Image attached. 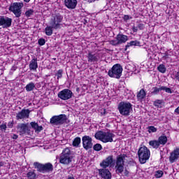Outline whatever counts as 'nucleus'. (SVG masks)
I'll return each mask as SVG.
<instances>
[{"instance_id":"nucleus-1","label":"nucleus","mask_w":179,"mask_h":179,"mask_svg":"<svg viewBox=\"0 0 179 179\" xmlns=\"http://www.w3.org/2000/svg\"><path fill=\"white\" fill-rule=\"evenodd\" d=\"M115 135L110 131H99L94 134V138H96L98 141H101L103 143H107L108 142H113V138H114Z\"/></svg>"},{"instance_id":"nucleus-2","label":"nucleus","mask_w":179,"mask_h":179,"mask_svg":"<svg viewBox=\"0 0 179 179\" xmlns=\"http://www.w3.org/2000/svg\"><path fill=\"white\" fill-rule=\"evenodd\" d=\"M127 157H128V156L125 154H121L117 157L115 166L117 174H122L124 172V166L125 165Z\"/></svg>"},{"instance_id":"nucleus-3","label":"nucleus","mask_w":179,"mask_h":179,"mask_svg":"<svg viewBox=\"0 0 179 179\" xmlns=\"http://www.w3.org/2000/svg\"><path fill=\"white\" fill-rule=\"evenodd\" d=\"M139 162L145 164L150 157V150L146 146L141 147L138 151Z\"/></svg>"},{"instance_id":"nucleus-4","label":"nucleus","mask_w":179,"mask_h":179,"mask_svg":"<svg viewBox=\"0 0 179 179\" xmlns=\"http://www.w3.org/2000/svg\"><path fill=\"white\" fill-rule=\"evenodd\" d=\"M122 66L120 64H116L108 71V75L110 78L120 79L122 76Z\"/></svg>"},{"instance_id":"nucleus-5","label":"nucleus","mask_w":179,"mask_h":179,"mask_svg":"<svg viewBox=\"0 0 179 179\" xmlns=\"http://www.w3.org/2000/svg\"><path fill=\"white\" fill-rule=\"evenodd\" d=\"M24 4L22 2H15L10 4L8 10L10 12L14 13L15 17H20L22 16V8Z\"/></svg>"},{"instance_id":"nucleus-6","label":"nucleus","mask_w":179,"mask_h":179,"mask_svg":"<svg viewBox=\"0 0 179 179\" xmlns=\"http://www.w3.org/2000/svg\"><path fill=\"white\" fill-rule=\"evenodd\" d=\"M118 110L121 115L128 116L132 110V104L129 102L122 101L118 105Z\"/></svg>"},{"instance_id":"nucleus-7","label":"nucleus","mask_w":179,"mask_h":179,"mask_svg":"<svg viewBox=\"0 0 179 179\" xmlns=\"http://www.w3.org/2000/svg\"><path fill=\"white\" fill-rule=\"evenodd\" d=\"M34 166L40 173H50V171H52V170H54V167L51 163L42 164L38 162H34Z\"/></svg>"},{"instance_id":"nucleus-8","label":"nucleus","mask_w":179,"mask_h":179,"mask_svg":"<svg viewBox=\"0 0 179 179\" xmlns=\"http://www.w3.org/2000/svg\"><path fill=\"white\" fill-rule=\"evenodd\" d=\"M59 162L62 164H69L72 162V155H71V150L65 148L61 154Z\"/></svg>"},{"instance_id":"nucleus-9","label":"nucleus","mask_w":179,"mask_h":179,"mask_svg":"<svg viewBox=\"0 0 179 179\" xmlns=\"http://www.w3.org/2000/svg\"><path fill=\"white\" fill-rule=\"evenodd\" d=\"M127 41H128V36L119 34L116 36L115 39L110 41L109 43L110 45L117 47L118 45H121V44L127 43Z\"/></svg>"},{"instance_id":"nucleus-10","label":"nucleus","mask_w":179,"mask_h":179,"mask_svg":"<svg viewBox=\"0 0 179 179\" xmlns=\"http://www.w3.org/2000/svg\"><path fill=\"white\" fill-rule=\"evenodd\" d=\"M62 19H64L62 15L59 14L55 15L50 20V25L52 26V27L55 30L57 29H61V27H62V24H61Z\"/></svg>"},{"instance_id":"nucleus-11","label":"nucleus","mask_w":179,"mask_h":179,"mask_svg":"<svg viewBox=\"0 0 179 179\" xmlns=\"http://www.w3.org/2000/svg\"><path fill=\"white\" fill-rule=\"evenodd\" d=\"M65 122H66V115L64 114L55 115L50 118V124L52 125H62Z\"/></svg>"},{"instance_id":"nucleus-12","label":"nucleus","mask_w":179,"mask_h":179,"mask_svg":"<svg viewBox=\"0 0 179 179\" xmlns=\"http://www.w3.org/2000/svg\"><path fill=\"white\" fill-rule=\"evenodd\" d=\"M73 96V92L69 89H64L60 91L57 96L59 99H61V100H69L72 96Z\"/></svg>"},{"instance_id":"nucleus-13","label":"nucleus","mask_w":179,"mask_h":179,"mask_svg":"<svg viewBox=\"0 0 179 179\" xmlns=\"http://www.w3.org/2000/svg\"><path fill=\"white\" fill-rule=\"evenodd\" d=\"M17 131L20 135H30V127L29 123H21L17 126Z\"/></svg>"},{"instance_id":"nucleus-14","label":"nucleus","mask_w":179,"mask_h":179,"mask_svg":"<svg viewBox=\"0 0 179 179\" xmlns=\"http://www.w3.org/2000/svg\"><path fill=\"white\" fill-rule=\"evenodd\" d=\"M83 147L85 150H89L93 148V139L89 136H84L82 138Z\"/></svg>"},{"instance_id":"nucleus-15","label":"nucleus","mask_w":179,"mask_h":179,"mask_svg":"<svg viewBox=\"0 0 179 179\" xmlns=\"http://www.w3.org/2000/svg\"><path fill=\"white\" fill-rule=\"evenodd\" d=\"M0 26H2L3 29L10 27L12 26V18L5 15L0 16Z\"/></svg>"},{"instance_id":"nucleus-16","label":"nucleus","mask_w":179,"mask_h":179,"mask_svg":"<svg viewBox=\"0 0 179 179\" xmlns=\"http://www.w3.org/2000/svg\"><path fill=\"white\" fill-rule=\"evenodd\" d=\"M114 157L113 155L108 156L106 159L103 160L100 164L101 167L102 169H107V167H111V166H114Z\"/></svg>"},{"instance_id":"nucleus-17","label":"nucleus","mask_w":179,"mask_h":179,"mask_svg":"<svg viewBox=\"0 0 179 179\" xmlns=\"http://www.w3.org/2000/svg\"><path fill=\"white\" fill-rule=\"evenodd\" d=\"M30 116V110L22 109L21 111L18 112L16 115V120H24L29 118Z\"/></svg>"},{"instance_id":"nucleus-18","label":"nucleus","mask_w":179,"mask_h":179,"mask_svg":"<svg viewBox=\"0 0 179 179\" xmlns=\"http://www.w3.org/2000/svg\"><path fill=\"white\" fill-rule=\"evenodd\" d=\"M99 175L100 176V177H101V178L103 179H111L112 178V176H111V172H110V170L103 168L101 169H99Z\"/></svg>"},{"instance_id":"nucleus-19","label":"nucleus","mask_w":179,"mask_h":179,"mask_svg":"<svg viewBox=\"0 0 179 179\" xmlns=\"http://www.w3.org/2000/svg\"><path fill=\"white\" fill-rule=\"evenodd\" d=\"M152 90H153L152 92V94H159V92H161V90H164V92H166V93H169L170 94H171V93H173L171 88H169V87H164V86H162L160 87H155L152 88Z\"/></svg>"},{"instance_id":"nucleus-20","label":"nucleus","mask_w":179,"mask_h":179,"mask_svg":"<svg viewBox=\"0 0 179 179\" xmlns=\"http://www.w3.org/2000/svg\"><path fill=\"white\" fill-rule=\"evenodd\" d=\"M64 5L67 9H76L78 0H64Z\"/></svg>"},{"instance_id":"nucleus-21","label":"nucleus","mask_w":179,"mask_h":179,"mask_svg":"<svg viewBox=\"0 0 179 179\" xmlns=\"http://www.w3.org/2000/svg\"><path fill=\"white\" fill-rule=\"evenodd\" d=\"M179 159V148H176L173 150L172 152H171L169 156V162L170 163H175Z\"/></svg>"},{"instance_id":"nucleus-22","label":"nucleus","mask_w":179,"mask_h":179,"mask_svg":"<svg viewBox=\"0 0 179 179\" xmlns=\"http://www.w3.org/2000/svg\"><path fill=\"white\" fill-rule=\"evenodd\" d=\"M88 62H98L99 59H100V57L99 55L94 54L92 52H90L87 55Z\"/></svg>"},{"instance_id":"nucleus-23","label":"nucleus","mask_w":179,"mask_h":179,"mask_svg":"<svg viewBox=\"0 0 179 179\" xmlns=\"http://www.w3.org/2000/svg\"><path fill=\"white\" fill-rule=\"evenodd\" d=\"M137 100L138 101H140L142 103L145 99H146V91L144 89H141L138 93H137Z\"/></svg>"},{"instance_id":"nucleus-24","label":"nucleus","mask_w":179,"mask_h":179,"mask_svg":"<svg viewBox=\"0 0 179 179\" xmlns=\"http://www.w3.org/2000/svg\"><path fill=\"white\" fill-rule=\"evenodd\" d=\"M30 71H37L38 64H37V58H34L31 60L29 65Z\"/></svg>"},{"instance_id":"nucleus-25","label":"nucleus","mask_w":179,"mask_h":179,"mask_svg":"<svg viewBox=\"0 0 179 179\" xmlns=\"http://www.w3.org/2000/svg\"><path fill=\"white\" fill-rule=\"evenodd\" d=\"M30 125L35 130V132H41L43 129V126H38V124L36 122H31Z\"/></svg>"},{"instance_id":"nucleus-26","label":"nucleus","mask_w":179,"mask_h":179,"mask_svg":"<svg viewBox=\"0 0 179 179\" xmlns=\"http://www.w3.org/2000/svg\"><path fill=\"white\" fill-rule=\"evenodd\" d=\"M132 45H135V46H139L141 45V42H139V41H131L129 43H127V44L126 45V48H125V51H127V50L128 48H129V47H131Z\"/></svg>"},{"instance_id":"nucleus-27","label":"nucleus","mask_w":179,"mask_h":179,"mask_svg":"<svg viewBox=\"0 0 179 179\" xmlns=\"http://www.w3.org/2000/svg\"><path fill=\"white\" fill-rule=\"evenodd\" d=\"M34 89H36V84H34L33 82L29 83L25 87L27 92H33Z\"/></svg>"},{"instance_id":"nucleus-28","label":"nucleus","mask_w":179,"mask_h":179,"mask_svg":"<svg viewBox=\"0 0 179 179\" xmlns=\"http://www.w3.org/2000/svg\"><path fill=\"white\" fill-rule=\"evenodd\" d=\"M150 146H152L154 149H159V146H160V144L159 143L158 140H152L149 141Z\"/></svg>"},{"instance_id":"nucleus-29","label":"nucleus","mask_w":179,"mask_h":179,"mask_svg":"<svg viewBox=\"0 0 179 179\" xmlns=\"http://www.w3.org/2000/svg\"><path fill=\"white\" fill-rule=\"evenodd\" d=\"M158 142L160 145H162L164 146V145H166V143H167V136H161L158 138Z\"/></svg>"},{"instance_id":"nucleus-30","label":"nucleus","mask_w":179,"mask_h":179,"mask_svg":"<svg viewBox=\"0 0 179 179\" xmlns=\"http://www.w3.org/2000/svg\"><path fill=\"white\" fill-rule=\"evenodd\" d=\"M80 142H82V140L80 139V137H76L73 141V146L74 148H79V145H80Z\"/></svg>"},{"instance_id":"nucleus-31","label":"nucleus","mask_w":179,"mask_h":179,"mask_svg":"<svg viewBox=\"0 0 179 179\" xmlns=\"http://www.w3.org/2000/svg\"><path fill=\"white\" fill-rule=\"evenodd\" d=\"M52 26H48L45 29V34L46 36H52Z\"/></svg>"},{"instance_id":"nucleus-32","label":"nucleus","mask_w":179,"mask_h":179,"mask_svg":"<svg viewBox=\"0 0 179 179\" xmlns=\"http://www.w3.org/2000/svg\"><path fill=\"white\" fill-rule=\"evenodd\" d=\"M27 177L28 179H36V175L34 171H29L27 173Z\"/></svg>"},{"instance_id":"nucleus-33","label":"nucleus","mask_w":179,"mask_h":179,"mask_svg":"<svg viewBox=\"0 0 179 179\" xmlns=\"http://www.w3.org/2000/svg\"><path fill=\"white\" fill-rule=\"evenodd\" d=\"M157 70L159 71V72H161V73H166V66H164V64H160L158 67H157Z\"/></svg>"},{"instance_id":"nucleus-34","label":"nucleus","mask_w":179,"mask_h":179,"mask_svg":"<svg viewBox=\"0 0 179 179\" xmlns=\"http://www.w3.org/2000/svg\"><path fill=\"white\" fill-rule=\"evenodd\" d=\"M62 73H64V71L62 69H59L55 73V76H57V80H59V79H61V78H62Z\"/></svg>"},{"instance_id":"nucleus-35","label":"nucleus","mask_w":179,"mask_h":179,"mask_svg":"<svg viewBox=\"0 0 179 179\" xmlns=\"http://www.w3.org/2000/svg\"><path fill=\"white\" fill-rule=\"evenodd\" d=\"M162 104H163V100L157 99L154 101V106L155 107H162Z\"/></svg>"},{"instance_id":"nucleus-36","label":"nucleus","mask_w":179,"mask_h":179,"mask_svg":"<svg viewBox=\"0 0 179 179\" xmlns=\"http://www.w3.org/2000/svg\"><path fill=\"white\" fill-rule=\"evenodd\" d=\"M93 149L96 150V152H100V150L103 149V147L100 144L96 143L93 146Z\"/></svg>"},{"instance_id":"nucleus-37","label":"nucleus","mask_w":179,"mask_h":179,"mask_svg":"<svg viewBox=\"0 0 179 179\" xmlns=\"http://www.w3.org/2000/svg\"><path fill=\"white\" fill-rule=\"evenodd\" d=\"M155 178H161V177H163V171H157L155 174Z\"/></svg>"},{"instance_id":"nucleus-38","label":"nucleus","mask_w":179,"mask_h":179,"mask_svg":"<svg viewBox=\"0 0 179 179\" xmlns=\"http://www.w3.org/2000/svg\"><path fill=\"white\" fill-rule=\"evenodd\" d=\"M149 134H151V132H157V129L155 127V126H149L148 127Z\"/></svg>"},{"instance_id":"nucleus-39","label":"nucleus","mask_w":179,"mask_h":179,"mask_svg":"<svg viewBox=\"0 0 179 179\" xmlns=\"http://www.w3.org/2000/svg\"><path fill=\"white\" fill-rule=\"evenodd\" d=\"M34 13V10L29 9L25 12V16H27V17H30V16H31V15H33Z\"/></svg>"},{"instance_id":"nucleus-40","label":"nucleus","mask_w":179,"mask_h":179,"mask_svg":"<svg viewBox=\"0 0 179 179\" xmlns=\"http://www.w3.org/2000/svg\"><path fill=\"white\" fill-rule=\"evenodd\" d=\"M38 44H39V45H44V44H45V39H44V38H40L39 40H38Z\"/></svg>"},{"instance_id":"nucleus-41","label":"nucleus","mask_w":179,"mask_h":179,"mask_svg":"<svg viewBox=\"0 0 179 179\" xmlns=\"http://www.w3.org/2000/svg\"><path fill=\"white\" fill-rule=\"evenodd\" d=\"M129 19H132V17H129V15H125L123 17V20H124V22L129 20Z\"/></svg>"},{"instance_id":"nucleus-42","label":"nucleus","mask_w":179,"mask_h":179,"mask_svg":"<svg viewBox=\"0 0 179 179\" xmlns=\"http://www.w3.org/2000/svg\"><path fill=\"white\" fill-rule=\"evenodd\" d=\"M137 28L139 29V30H143L145 25H143V24H138Z\"/></svg>"},{"instance_id":"nucleus-43","label":"nucleus","mask_w":179,"mask_h":179,"mask_svg":"<svg viewBox=\"0 0 179 179\" xmlns=\"http://www.w3.org/2000/svg\"><path fill=\"white\" fill-rule=\"evenodd\" d=\"M6 124H3L0 125V129L1 131H6Z\"/></svg>"},{"instance_id":"nucleus-44","label":"nucleus","mask_w":179,"mask_h":179,"mask_svg":"<svg viewBox=\"0 0 179 179\" xmlns=\"http://www.w3.org/2000/svg\"><path fill=\"white\" fill-rule=\"evenodd\" d=\"M13 124H14L13 120L12 122H9L8 123V128H13Z\"/></svg>"},{"instance_id":"nucleus-45","label":"nucleus","mask_w":179,"mask_h":179,"mask_svg":"<svg viewBox=\"0 0 179 179\" xmlns=\"http://www.w3.org/2000/svg\"><path fill=\"white\" fill-rule=\"evenodd\" d=\"M132 30L134 33H136V31H138V27H133Z\"/></svg>"},{"instance_id":"nucleus-46","label":"nucleus","mask_w":179,"mask_h":179,"mask_svg":"<svg viewBox=\"0 0 179 179\" xmlns=\"http://www.w3.org/2000/svg\"><path fill=\"white\" fill-rule=\"evenodd\" d=\"M163 58H165V59L169 58V53H164V55L163 56Z\"/></svg>"},{"instance_id":"nucleus-47","label":"nucleus","mask_w":179,"mask_h":179,"mask_svg":"<svg viewBox=\"0 0 179 179\" xmlns=\"http://www.w3.org/2000/svg\"><path fill=\"white\" fill-rule=\"evenodd\" d=\"M12 138H13V139H17L18 136L17 134H13Z\"/></svg>"},{"instance_id":"nucleus-48","label":"nucleus","mask_w":179,"mask_h":179,"mask_svg":"<svg viewBox=\"0 0 179 179\" xmlns=\"http://www.w3.org/2000/svg\"><path fill=\"white\" fill-rule=\"evenodd\" d=\"M175 113L179 115V106L176 109H175Z\"/></svg>"},{"instance_id":"nucleus-49","label":"nucleus","mask_w":179,"mask_h":179,"mask_svg":"<svg viewBox=\"0 0 179 179\" xmlns=\"http://www.w3.org/2000/svg\"><path fill=\"white\" fill-rule=\"evenodd\" d=\"M3 166H5V162H0V167H3Z\"/></svg>"},{"instance_id":"nucleus-50","label":"nucleus","mask_w":179,"mask_h":179,"mask_svg":"<svg viewBox=\"0 0 179 179\" xmlns=\"http://www.w3.org/2000/svg\"><path fill=\"white\" fill-rule=\"evenodd\" d=\"M124 176H128V174H129V171H128V170H125L124 173Z\"/></svg>"},{"instance_id":"nucleus-51","label":"nucleus","mask_w":179,"mask_h":179,"mask_svg":"<svg viewBox=\"0 0 179 179\" xmlns=\"http://www.w3.org/2000/svg\"><path fill=\"white\" fill-rule=\"evenodd\" d=\"M67 179H75V178L73 177V176H69L67 177Z\"/></svg>"},{"instance_id":"nucleus-52","label":"nucleus","mask_w":179,"mask_h":179,"mask_svg":"<svg viewBox=\"0 0 179 179\" xmlns=\"http://www.w3.org/2000/svg\"><path fill=\"white\" fill-rule=\"evenodd\" d=\"M129 71H131V72H135V69H128Z\"/></svg>"},{"instance_id":"nucleus-53","label":"nucleus","mask_w":179,"mask_h":179,"mask_svg":"<svg viewBox=\"0 0 179 179\" xmlns=\"http://www.w3.org/2000/svg\"><path fill=\"white\" fill-rule=\"evenodd\" d=\"M30 0H24V2L29 3Z\"/></svg>"},{"instance_id":"nucleus-54","label":"nucleus","mask_w":179,"mask_h":179,"mask_svg":"<svg viewBox=\"0 0 179 179\" xmlns=\"http://www.w3.org/2000/svg\"><path fill=\"white\" fill-rule=\"evenodd\" d=\"M133 68H135V65H133Z\"/></svg>"}]
</instances>
